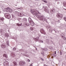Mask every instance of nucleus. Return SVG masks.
<instances>
[{"label": "nucleus", "mask_w": 66, "mask_h": 66, "mask_svg": "<svg viewBox=\"0 0 66 66\" xmlns=\"http://www.w3.org/2000/svg\"><path fill=\"white\" fill-rule=\"evenodd\" d=\"M6 11L7 12H9V13L13 12V10L9 8H7L6 9Z\"/></svg>", "instance_id": "nucleus-1"}, {"label": "nucleus", "mask_w": 66, "mask_h": 66, "mask_svg": "<svg viewBox=\"0 0 66 66\" xmlns=\"http://www.w3.org/2000/svg\"><path fill=\"white\" fill-rule=\"evenodd\" d=\"M29 21L30 22V23L31 26H33L34 25V23L33 22V21H31V19L30 18H29Z\"/></svg>", "instance_id": "nucleus-2"}, {"label": "nucleus", "mask_w": 66, "mask_h": 66, "mask_svg": "<svg viewBox=\"0 0 66 66\" xmlns=\"http://www.w3.org/2000/svg\"><path fill=\"white\" fill-rule=\"evenodd\" d=\"M19 64L20 66H22L23 65L26 64V62L24 61H21L19 62Z\"/></svg>", "instance_id": "nucleus-3"}, {"label": "nucleus", "mask_w": 66, "mask_h": 66, "mask_svg": "<svg viewBox=\"0 0 66 66\" xmlns=\"http://www.w3.org/2000/svg\"><path fill=\"white\" fill-rule=\"evenodd\" d=\"M31 12H32V13H34V12L35 13V14H39V13L38 11L37 10L35 11L34 9H32L31 11Z\"/></svg>", "instance_id": "nucleus-4"}, {"label": "nucleus", "mask_w": 66, "mask_h": 66, "mask_svg": "<svg viewBox=\"0 0 66 66\" xmlns=\"http://www.w3.org/2000/svg\"><path fill=\"white\" fill-rule=\"evenodd\" d=\"M5 16L7 17L8 19H10L11 18V15L10 14L8 13H6L5 14Z\"/></svg>", "instance_id": "nucleus-5"}, {"label": "nucleus", "mask_w": 66, "mask_h": 66, "mask_svg": "<svg viewBox=\"0 0 66 66\" xmlns=\"http://www.w3.org/2000/svg\"><path fill=\"white\" fill-rule=\"evenodd\" d=\"M18 16L20 17H22L24 16V14L22 12L19 13H18Z\"/></svg>", "instance_id": "nucleus-6"}, {"label": "nucleus", "mask_w": 66, "mask_h": 66, "mask_svg": "<svg viewBox=\"0 0 66 66\" xmlns=\"http://www.w3.org/2000/svg\"><path fill=\"white\" fill-rule=\"evenodd\" d=\"M56 16L58 17V18H62L63 17V14H57L56 15Z\"/></svg>", "instance_id": "nucleus-7"}, {"label": "nucleus", "mask_w": 66, "mask_h": 66, "mask_svg": "<svg viewBox=\"0 0 66 66\" xmlns=\"http://www.w3.org/2000/svg\"><path fill=\"white\" fill-rule=\"evenodd\" d=\"M40 32L42 34H44H44H46L45 31H44V30H43V29H40Z\"/></svg>", "instance_id": "nucleus-8"}, {"label": "nucleus", "mask_w": 66, "mask_h": 66, "mask_svg": "<svg viewBox=\"0 0 66 66\" xmlns=\"http://www.w3.org/2000/svg\"><path fill=\"white\" fill-rule=\"evenodd\" d=\"M4 65L5 66H9V64L7 62H4Z\"/></svg>", "instance_id": "nucleus-9"}, {"label": "nucleus", "mask_w": 66, "mask_h": 66, "mask_svg": "<svg viewBox=\"0 0 66 66\" xmlns=\"http://www.w3.org/2000/svg\"><path fill=\"white\" fill-rule=\"evenodd\" d=\"M3 56L4 57H5L6 59H7V58L8 57V56H7V54H4L3 55Z\"/></svg>", "instance_id": "nucleus-10"}, {"label": "nucleus", "mask_w": 66, "mask_h": 66, "mask_svg": "<svg viewBox=\"0 0 66 66\" xmlns=\"http://www.w3.org/2000/svg\"><path fill=\"white\" fill-rule=\"evenodd\" d=\"M24 25L25 26H29L30 24L28 23H24Z\"/></svg>", "instance_id": "nucleus-11"}, {"label": "nucleus", "mask_w": 66, "mask_h": 66, "mask_svg": "<svg viewBox=\"0 0 66 66\" xmlns=\"http://www.w3.org/2000/svg\"><path fill=\"white\" fill-rule=\"evenodd\" d=\"M1 47L2 48H5L6 47V46L4 44H2L1 45Z\"/></svg>", "instance_id": "nucleus-12"}, {"label": "nucleus", "mask_w": 66, "mask_h": 66, "mask_svg": "<svg viewBox=\"0 0 66 66\" xmlns=\"http://www.w3.org/2000/svg\"><path fill=\"white\" fill-rule=\"evenodd\" d=\"M53 10H55V9H53V10H52L51 11V14H53L54 13V11Z\"/></svg>", "instance_id": "nucleus-13"}, {"label": "nucleus", "mask_w": 66, "mask_h": 66, "mask_svg": "<svg viewBox=\"0 0 66 66\" xmlns=\"http://www.w3.org/2000/svg\"><path fill=\"white\" fill-rule=\"evenodd\" d=\"M0 33L1 34H2V33H3V32H4V30H3L2 29H0Z\"/></svg>", "instance_id": "nucleus-14"}, {"label": "nucleus", "mask_w": 66, "mask_h": 66, "mask_svg": "<svg viewBox=\"0 0 66 66\" xmlns=\"http://www.w3.org/2000/svg\"><path fill=\"white\" fill-rule=\"evenodd\" d=\"M16 26H22V23H17L16 24Z\"/></svg>", "instance_id": "nucleus-15"}, {"label": "nucleus", "mask_w": 66, "mask_h": 66, "mask_svg": "<svg viewBox=\"0 0 66 66\" xmlns=\"http://www.w3.org/2000/svg\"><path fill=\"white\" fill-rule=\"evenodd\" d=\"M61 37H62L63 38L64 37V36H65V35L63 34H61Z\"/></svg>", "instance_id": "nucleus-16"}, {"label": "nucleus", "mask_w": 66, "mask_h": 66, "mask_svg": "<svg viewBox=\"0 0 66 66\" xmlns=\"http://www.w3.org/2000/svg\"><path fill=\"white\" fill-rule=\"evenodd\" d=\"M6 45L8 46H10V45L9 44V41H7L6 42Z\"/></svg>", "instance_id": "nucleus-17"}, {"label": "nucleus", "mask_w": 66, "mask_h": 66, "mask_svg": "<svg viewBox=\"0 0 66 66\" xmlns=\"http://www.w3.org/2000/svg\"><path fill=\"white\" fill-rule=\"evenodd\" d=\"M12 56V57H14L15 56V54L13 53H12L11 54Z\"/></svg>", "instance_id": "nucleus-18"}, {"label": "nucleus", "mask_w": 66, "mask_h": 66, "mask_svg": "<svg viewBox=\"0 0 66 66\" xmlns=\"http://www.w3.org/2000/svg\"><path fill=\"white\" fill-rule=\"evenodd\" d=\"M45 11L46 12H48V10H47L45 8L44 9Z\"/></svg>", "instance_id": "nucleus-19"}, {"label": "nucleus", "mask_w": 66, "mask_h": 66, "mask_svg": "<svg viewBox=\"0 0 66 66\" xmlns=\"http://www.w3.org/2000/svg\"><path fill=\"white\" fill-rule=\"evenodd\" d=\"M30 29L31 30H33V28L32 27H31L30 28Z\"/></svg>", "instance_id": "nucleus-20"}, {"label": "nucleus", "mask_w": 66, "mask_h": 66, "mask_svg": "<svg viewBox=\"0 0 66 66\" xmlns=\"http://www.w3.org/2000/svg\"><path fill=\"white\" fill-rule=\"evenodd\" d=\"M5 35L6 37H8L9 36V35H8V34H7V33L5 34Z\"/></svg>", "instance_id": "nucleus-21"}, {"label": "nucleus", "mask_w": 66, "mask_h": 66, "mask_svg": "<svg viewBox=\"0 0 66 66\" xmlns=\"http://www.w3.org/2000/svg\"><path fill=\"white\" fill-rule=\"evenodd\" d=\"M13 63L14 64V65H17V63L15 61H14L13 62Z\"/></svg>", "instance_id": "nucleus-22"}, {"label": "nucleus", "mask_w": 66, "mask_h": 66, "mask_svg": "<svg viewBox=\"0 0 66 66\" xmlns=\"http://www.w3.org/2000/svg\"><path fill=\"white\" fill-rule=\"evenodd\" d=\"M36 39L37 41H38L39 40V37H37L36 38Z\"/></svg>", "instance_id": "nucleus-23"}, {"label": "nucleus", "mask_w": 66, "mask_h": 66, "mask_svg": "<svg viewBox=\"0 0 66 66\" xmlns=\"http://www.w3.org/2000/svg\"><path fill=\"white\" fill-rule=\"evenodd\" d=\"M0 19H1V20L3 21V20H4V19L3 18H1Z\"/></svg>", "instance_id": "nucleus-24"}, {"label": "nucleus", "mask_w": 66, "mask_h": 66, "mask_svg": "<svg viewBox=\"0 0 66 66\" xmlns=\"http://www.w3.org/2000/svg\"><path fill=\"white\" fill-rule=\"evenodd\" d=\"M63 19L66 22V18L65 17H63Z\"/></svg>", "instance_id": "nucleus-25"}, {"label": "nucleus", "mask_w": 66, "mask_h": 66, "mask_svg": "<svg viewBox=\"0 0 66 66\" xmlns=\"http://www.w3.org/2000/svg\"><path fill=\"white\" fill-rule=\"evenodd\" d=\"M43 1L44 2H45V3H47L48 2L46 1Z\"/></svg>", "instance_id": "nucleus-26"}, {"label": "nucleus", "mask_w": 66, "mask_h": 66, "mask_svg": "<svg viewBox=\"0 0 66 66\" xmlns=\"http://www.w3.org/2000/svg\"><path fill=\"white\" fill-rule=\"evenodd\" d=\"M63 39L64 40H66V38H65V37L63 38Z\"/></svg>", "instance_id": "nucleus-27"}, {"label": "nucleus", "mask_w": 66, "mask_h": 66, "mask_svg": "<svg viewBox=\"0 0 66 66\" xmlns=\"http://www.w3.org/2000/svg\"><path fill=\"white\" fill-rule=\"evenodd\" d=\"M27 62H30V60L29 59H27Z\"/></svg>", "instance_id": "nucleus-28"}, {"label": "nucleus", "mask_w": 66, "mask_h": 66, "mask_svg": "<svg viewBox=\"0 0 66 66\" xmlns=\"http://www.w3.org/2000/svg\"><path fill=\"white\" fill-rule=\"evenodd\" d=\"M60 55H62V53L61 52H60Z\"/></svg>", "instance_id": "nucleus-29"}, {"label": "nucleus", "mask_w": 66, "mask_h": 66, "mask_svg": "<svg viewBox=\"0 0 66 66\" xmlns=\"http://www.w3.org/2000/svg\"><path fill=\"white\" fill-rule=\"evenodd\" d=\"M41 60H42V61H44V59L42 58H41Z\"/></svg>", "instance_id": "nucleus-30"}, {"label": "nucleus", "mask_w": 66, "mask_h": 66, "mask_svg": "<svg viewBox=\"0 0 66 66\" xmlns=\"http://www.w3.org/2000/svg\"><path fill=\"white\" fill-rule=\"evenodd\" d=\"M30 66H32V64H31L30 65Z\"/></svg>", "instance_id": "nucleus-31"}, {"label": "nucleus", "mask_w": 66, "mask_h": 66, "mask_svg": "<svg viewBox=\"0 0 66 66\" xmlns=\"http://www.w3.org/2000/svg\"><path fill=\"white\" fill-rule=\"evenodd\" d=\"M54 53L55 54H56V51H54Z\"/></svg>", "instance_id": "nucleus-32"}, {"label": "nucleus", "mask_w": 66, "mask_h": 66, "mask_svg": "<svg viewBox=\"0 0 66 66\" xmlns=\"http://www.w3.org/2000/svg\"><path fill=\"white\" fill-rule=\"evenodd\" d=\"M16 48H13V49H15V50L16 49Z\"/></svg>", "instance_id": "nucleus-33"}, {"label": "nucleus", "mask_w": 66, "mask_h": 66, "mask_svg": "<svg viewBox=\"0 0 66 66\" xmlns=\"http://www.w3.org/2000/svg\"><path fill=\"white\" fill-rule=\"evenodd\" d=\"M56 0V1H58V0Z\"/></svg>", "instance_id": "nucleus-34"}, {"label": "nucleus", "mask_w": 66, "mask_h": 66, "mask_svg": "<svg viewBox=\"0 0 66 66\" xmlns=\"http://www.w3.org/2000/svg\"><path fill=\"white\" fill-rule=\"evenodd\" d=\"M52 59H53V57H52Z\"/></svg>", "instance_id": "nucleus-35"}, {"label": "nucleus", "mask_w": 66, "mask_h": 66, "mask_svg": "<svg viewBox=\"0 0 66 66\" xmlns=\"http://www.w3.org/2000/svg\"><path fill=\"white\" fill-rule=\"evenodd\" d=\"M1 13V11H0V13Z\"/></svg>", "instance_id": "nucleus-36"}, {"label": "nucleus", "mask_w": 66, "mask_h": 66, "mask_svg": "<svg viewBox=\"0 0 66 66\" xmlns=\"http://www.w3.org/2000/svg\"><path fill=\"white\" fill-rule=\"evenodd\" d=\"M55 56H56V55Z\"/></svg>", "instance_id": "nucleus-37"}]
</instances>
